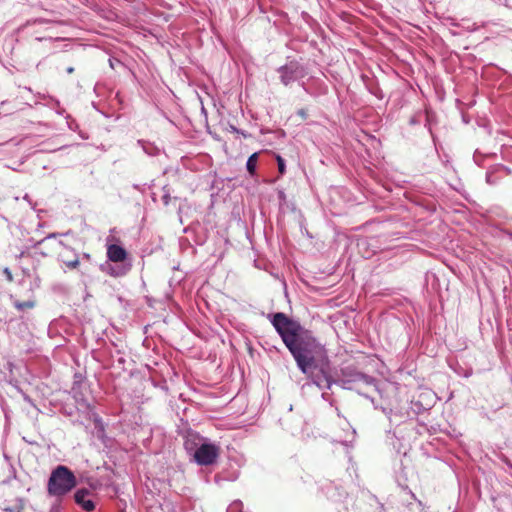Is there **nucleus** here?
I'll return each mask as SVG.
<instances>
[{
	"label": "nucleus",
	"instance_id": "11",
	"mask_svg": "<svg viewBox=\"0 0 512 512\" xmlns=\"http://www.w3.org/2000/svg\"><path fill=\"white\" fill-rule=\"evenodd\" d=\"M16 308H18L19 310H23V309H26V308H32L34 307V302L32 301H26V302H17L15 304Z\"/></svg>",
	"mask_w": 512,
	"mask_h": 512
},
{
	"label": "nucleus",
	"instance_id": "12",
	"mask_svg": "<svg viewBox=\"0 0 512 512\" xmlns=\"http://www.w3.org/2000/svg\"><path fill=\"white\" fill-rule=\"evenodd\" d=\"M163 189H164V194L162 196V200H163L164 205L167 206L170 202L171 197H170L169 190L166 189V187H164Z\"/></svg>",
	"mask_w": 512,
	"mask_h": 512
},
{
	"label": "nucleus",
	"instance_id": "5",
	"mask_svg": "<svg viewBox=\"0 0 512 512\" xmlns=\"http://www.w3.org/2000/svg\"><path fill=\"white\" fill-rule=\"evenodd\" d=\"M280 81L283 85L288 86L305 76L303 67L297 62H290L278 68Z\"/></svg>",
	"mask_w": 512,
	"mask_h": 512
},
{
	"label": "nucleus",
	"instance_id": "4",
	"mask_svg": "<svg viewBox=\"0 0 512 512\" xmlns=\"http://www.w3.org/2000/svg\"><path fill=\"white\" fill-rule=\"evenodd\" d=\"M219 456V447L206 440L200 444L193 454L194 461L202 466L212 465Z\"/></svg>",
	"mask_w": 512,
	"mask_h": 512
},
{
	"label": "nucleus",
	"instance_id": "1",
	"mask_svg": "<svg viewBox=\"0 0 512 512\" xmlns=\"http://www.w3.org/2000/svg\"><path fill=\"white\" fill-rule=\"evenodd\" d=\"M271 323L292 354L297 367L320 389L337 383L324 347L309 330L282 312L271 316Z\"/></svg>",
	"mask_w": 512,
	"mask_h": 512
},
{
	"label": "nucleus",
	"instance_id": "15",
	"mask_svg": "<svg viewBox=\"0 0 512 512\" xmlns=\"http://www.w3.org/2000/svg\"><path fill=\"white\" fill-rule=\"evenodd\" d=\"M58 234L57 233H50L49 235H47L44 239L40 240L37 245L41 244L42 242H44L45 240L47 239H51V238H55Z\"/></svg>",
	"mask_w": 512,
	"mask_h": 512
},
{
	"label": "nucleus",
	"instance_id": "16",
	"mask_svg": "<svg viewBox=\"0 0 512 512\" xmlns=\"http://www.w3.org/2000/svg\"><path fill=\"white\" fill-rule=\"evenodd\" d=\"M297 114L303 119H306L307 117V111L305 109L298 110Z\"/></svg>",
	"mask_w": 512,
	"mask_h": 512
},
{
	"label": "nucleus",
	"instance_id": "10",
	"mask_svg": "<svg viewBox=\"0 0 512 512\" xmlns=\"http://www.w3.org/2000/svg\"><path fill=\"white\" fill-rule=\"evenodd\" d=\"M257 160H258V154L257 153H253L247 160V163H246V168L248 170V172L251 174V175H254L255 174V171H256V165H257Z\"/></svg>",
	"mask_w": 512,
	"mask_h": 512
},
{
	"label": "nucleus",
	"instance_id": "13",
	"mask_svg": "<svg viewBox=\"0 0 512 512\" xmlns=\"http://www.w3.org/2000/svg\"><path fill=\"white\" fill-rule=\"evenodd\" d=\"M277 162H278V169H279V172H280L281 174H284V172H285V163H284V160H283L280 156H278V157H277Z\"/></svg>",
	"mask_w": 512,
	"mask_h": 512
},
{
	"label": "nucleus",
	"instance_id": "3",
	"mask_svg": "<svg viewBox=\"0 0 512 512\" xmlns=\"http://www.w3.org/2000/svg\"><path fill=\"white\" fill-rule=\"evenodd\" d=\"M343 388L354 389L359 385H375V379L371 376L355 371L351 368L342 370V378L338 381Z\"/></svg>",
	"mask_w": 512,
	"mask_h": 512
},
{
	"label": "nucleus",
	"instance_id": "9",
	"mask_svg": "<svg viewBox=\"0 0 512 512\" xmlns=\"http://www.w3.org/2000/svg\"><path fill=\"white\" fill-rule=\"evenodd\" d=\"M205 440L201 437H199L198 435L196 434H189L187 437H186V440H185V449L187 450V452L189 453H195L196 449L200 446V444H202Z\"/></svg>",
	"mask_w": 512,
	"mask_h": 512
},
{
	"label": "nucleus",
	"instance_id": "8",
	"mask_svg": "<svg viewBox=\"0 0 512 512\" xmlns=\"http://www.w3.org/2000/svg\"><path fill=\"white\" fill-rule=\"evenodd\" d=\"M89 494L90 491L88 489L82 488L77 490L74 495L75 502L87 512H91L95 508L93 501L85 499Z\"/></svg>",
	"mask_w": 512,
	"mask_h": 512
},
{
	"label": "nucleus",
	"instance_id": "18",
	"mask_svg": "<svg viewBox=\"0 0 512 512\" xmlns=\"http://www.w3.org/2000/svg\"><path fill=\"white\" fill-rule=\"evenodd\" d=\"M322 398H323L324 400H328V393H327V392H323V393H322Z\"/></svg>",
	"mask_w": 512,
	"mask_h": 512
},
{
	"label": "nucleus",
	"instance_id": "6",
	"mask_svg": "<svg viewBox=\"0 0 512 512\" xmlns=\"http://www.w3.org/2000/svg\"><path fill=\"white\" fill-rule=\"evenodd\" d=\"M59 258L66 267L71 270L76 269L80 264L78 255L66 246H64V250L60 252Z\"/></svg>",
	"mask_w": 512,
	"mask_h": 512
},
{
	"label": "nucleus",
	"instance_id": "17",
	"mask_svg": "<svg viewBox=\"0 0 512 512\" xmlns=\"http://www.w3.org/2000/svg\"><path fill=\"white\" fill-rule=\"evenodd\" d=\"M125 273V271H122L121 273L117 272L115 269L111 268L110 271H109V274L112 275V276H120V275H123Z\"/></svg>",
	"mask_w": 512,
	"mask_h": 512
},
{
	"label": "nucleus",
	"instance_id": "2",
	"mask_svg": "<svg viewBox=\"0 0 512 512\" xmlns=\"http://www.w3.org/2000/svg\"><path fill=\"white\" fill-rule=\"evenodd\" d=\"M77 484L75 475L63 465L57 466L51 473L47 490L52 496L62 497Z\"/></svg>",
	"mask_w": 512,
	"mask_h": 512
},
{
	"label": "nucleus",
	"instance_id": "20",
	"mask_svg": "<svg viewBox=\"0 0 512 512\" xmlns=\"http://www.w3.org/2000/svg\"><path fill=\"white\" fill-rule=\"evenodd\" d=\"M84 258H86V259H88V260H89V259H90V256H89L88 254H84Z\"/></svg>",
	"mask_w": 512,
	"mask_h": 512
},
{
	"label": "nucleus",
	"instance_id": "14",
	"mask_svg": "<svg viewBox=\"0 0 512 512\" xmlns=\"http://www.w3.org/2000/svg\"><path fill=\"white\" fill-rule=\"evenodd\" d=\"M242 505L241 502H235L227 508V512H235V510Z\"/></svg>",
	"mask_w": 512,
	"mask_h": 512
},
{
	"label": "nucleus",
	"instance_id": "19",
	"mask_svg": "<svg viewBox=\"0 0 512 512\" xmlns=\"http://www.w3.org/2000/svg\"><path fill=\"white\" fill-rule=\"evenodd\" d=\"M73 71H74V68H73V67H69V68L67 69V72H68V73H73Z\"/></svg>",
	"mask_w": 512,
	"mask_h": 512
},
{
	"label": "nucleus",
	"instance_id": "7",
	"mask_svg": "<svg viewBox=\"0 0 512 512\" xmlns=\"http://www.w3.org/2000/svg\"><path fill=\"white\" fill-rule=\"evenodd\" d=\"M107 257L115 263L123 262L127 258V252L119 245L110 244L107 246Z\"/></svg>",
	"mask_w": 512,
	"mask_h": 512
}]
</instances>
